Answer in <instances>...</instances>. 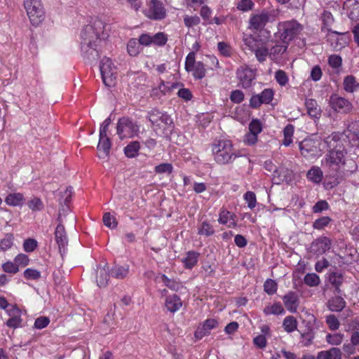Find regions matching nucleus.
<instances>
[{
    "label": "nucleus",
    "instance_id": "obj_5",
    "mask_svg": "<svg viewBox=\"0 0 359 359\" xmlns=\"http://www.w3.org/2000/svg\"><path fill=\"white\" fill-rule=\"evenodd\" d=\"M100 70L104 84L111 87L116 83V67L109 57H104L100 64Z\"/></svg>",
    "mask_w": 359,
    "mask_h": 359
},
{
    "label": "nucleus",
    "instance_id": "obj_39",
    "mask_svg": "<svg viewBox=\"0 0 359 359\" xmlns=\"http://www.w3.org/2000/svg\"><path fill=\"white\" fill-rule=\"evenodd\" d=\"M288 43L276 44L269 51V57L271 60L277 59L280 55L285 52Z\"/></svg>",
    "mask_w": 359,
    "mask_h": 359
},
{
    "label": "nucleus",
    "instance_id": "obj_2",
    "mask_svg": "<svg viewBox=\"0 0 359 359\" xmlns=\"http://www.w3.org/2000/svg\"><path fill=\"white\" fill-rule=\"evenodd\" d=\"M212 153L219 165L231 163L238 157L231 142L227 140H215L212 144Z\"/></svg>",
    "mask_w": 359,
    "mask_h": 359
},
{
    "label": "nucleus",
    "instance_id": "obj_6",
    "mask_svg": "<svg viewBox=\"0 0 359 359\" xmlns=\"http://www.w3.org/2000/svg\"><path fill=\"white\" fill-rule=\"evenodd\" d=\"M144 15L153 20H161L166 16V9L160 0H151L143 11Z\"/></svg>",
    "mask_w": 359,
    "mask_h": 359
},
{
    "label": "nucleus",
    "instance_id": "obj_27",
    "mask_svg": "<svg viewBox=\"0 0 359 359\" xmlns=\"http://www.w3.org/2000/svg\"><path fill=\"white\" fill-rule=\"evenodd\" d=\"M343 88L346 92L353 93L359 88V83L354 76L348 75L344 79Z\"/></svg>",
    "mask_w": 359,
    "mask_h": 359
},
{
    "label": "nucleus",
    "instance_id": "obj_20",
    "mask_svg": "<svg viewBox=\"0 0 359 359\" xmlns=\"http://www.w3.org/2000/svg\"><path fill=\"white\" fill-rule=\"evenodd\" d=\"M269 21V15L266 13L257 14L252 16L250 19V27L259 30L262 29Z\"/></svg>",
    "mask_w": 359,
    "mask_h": 359
},
{
    "label": "nucleus",
    "instance_id": "obj_19",
    "mask_svg": "<svg viewBox=\"0 0 359 359\" xmlns=\"http://www.w3.org/2000/svg\"><path fill=\"white\" fill-rule=\"evenodd\" d=\"M217 326L218 321L216 319H207L203 325L196 330L194 335L197 339H202L204 336L209 334L211 330Z\"/></svg>",
    "mask_w": 359,
    "mask_h": 359
},
{
    "label": "nucleus",
    "instance_id": "obj_59",
    "mask_svg": "<svg viewBox=\"0 0 359 359\" xmlns=\"http://www.w3.org/2000/svg\"><path fill=\"white\" fill-rule=\"evenodd\" d=\"M244 199L248 203V206L250 209H253L257 205L256 195L253 191H247L244 194Z\"/></svg>",
    "mask_w": 359,
    "mask_h": 359
},
{
    "label": "nucleus",
    "instance_id": "obj_4",
    "mask_svg": "<svg viewBox=\"0 0 359 359\" xmlns=\"http://www.w3.org/2000/svg\"><path fill=\"white\" fill-rule=\"evenodd\" d=\"M280 38L283 43H288L302 30V25L296 20H288L278 24Z\"/></svg>",
    "mask_w": 359,
    "mask_h": 359
},
{
    "label": "nucleus",
    "instance_id": "obj_43",
    "mask_svg": "<svg viewBox=\"0 0 359 359\" xmlns=\"http://www.w3.org/2000/svg\"><path fill=\"white\" fill-rule=\"evenodd\" d=\"M161 278L165 285L173 291H179L182 287V285L180 282L170 279L164 274L161 276Z\"/></svg>",
    "mask_w": 359,
    "mask_h": 359
},
{
    "label": "nucleus",
    "instance_id": "obj_25",
    "mask_svg": "<svg viewBox=\"0 0 359 359\" xmlns=\"http://www.w3.org/2000/svg\"><path fill=\"white\" fill-rule=\"evenodd\" d=\"M332 246V241L327 236H322L316 240V254L322 255Z\"/></svg>",
    "mask_w": 359,
    "mask_h": 359
},
{
    "label": "nucleus",
    "instance_id": "obj_9",
    "mask_svg": "<svg viewBox=\"0 0 359 359\" xmlns=\"http://www.w3.org/2000/svg\"><path fill=\"white\" fill-rule=\"evenodd\" d=\"M245 42L249 49L254 52L257 60L259 62H264L267 56H269V49L264 43L257 41L252 37L245 39Z\"/></svg>",
    "mask_w": 359,
    "mask_h": 359
},
{
    "label": "nucleus",
    "instance_id": "obj_55",
    "mask_svg": "<svg viewBox=\"0 0 359 359\" xmlns=\"http://www.w3.org/2000/svg\"><path fill=\"white\" fill-rule=\"evenodd\" d=\"M172 170H173L172 165L169 163H161L160 165H156L154 168V171L158 174H163V173L170 174V173H172Z\"/></svg>",
    "mask_w": 359,
    "mask_h": 359
},
{
    "label": "nucleus",
    "instance_id": "obj_31",
    "mask_svg": "<svg viewBox=\"0 0 359 359\" xmlns=\"http://www.w3.org/2000/svg\"><path fill=\"white\" fill-rule=\"evenodd\" d=\"M109 274L108 269L98 267L97 269V283L99 287H105L108 284Z\"/></svg>",
    "mask_w": 359,
    "mask_h": 359
},
{
    "label": "nucleus",
    "instance_id": "obj_28",
    "mask_svg": "<svg viewBox=\"0 0 359 359\" xmlns=\"http://www.w3.org/2000/svg\"><path fill=\"white\" fill-rule=\"evenodd\" d=\"M235 215L229 211L222 210L219 213L218 222L220 224H226L229 227H235L236 223L234 220Z\"/></svg>",
    "mask_w": 359,
    "mask_h": 359
},
{
    "label": "nucleus",
    "instance_id": "obj_57",
    "mask_svg": "<svg viewBox=\"0 0 359 359\" xmlns=\"http://www.w3.org/2000/svg\"><path fill=\"white\" fill-rule=\"evenodd\" d=\"M326 323L331 330H337L339 329L340 323L337 318L332 314L326 317Z\"/></svg>",
    "mask_w": 359,
    "mask_h": 359
},
{
    "label": "nucleus",
    "instance_id": "obj_23",
    "mask_svg": "<svg viewBox=\"0 0 359 359\" xmlns=\"http://www.w3.org/2000/svg\"><path fill=\"white\" fill-rule=\"evenodd\" d=\"M200 254L196 251H188L185 257H183L181 262L184 264V266L187 269H193L198 263Z\"/></svg>",
    "mask_w": 359,
    "mask_h": 359
},
{
    "label": "nucleus",
    "instance_id": "obj_38",
    "mask_svg": "<svg viewBox=\"0 0 359 359\" xmlns=\"http://www.w3.org/2000/svg\"><path fill=\"white\" fill-rule=\"evenodd\" d=\"M28 208L32 212H40L44 209V204L39 197L34 196L27 202Z\"/></svg>",
    "mask_w": 359,
    "mask_h": 359
},
{
    "label": "nucleus",
    "instance_id": "obj_53",
    "mask_svg": "<svg viewBox=\"0 0 359 359\" xmlns=\"http://www.w3.org/2000/svg\"><path fill=\"white\" fill-rule=\"evenodd\" d=\"M13 243V236L7 233L5 237L0 241V250L6 251L11 248Z\"/></svg>",
    "mask_w": 359,
    "mask_h": 359
},
{
    "label": "nucleus",
    "instance_id": "obj_33",
    "mask_svg": "<svg viewBox=\"0 0 359 359\" xmlns=\"http://www.w3.org/2000/svg\"><path fill=\"white\" fill-rule=\"evenodd\" d=\"M140 149V144L138 141L130 142L125 148L124 153L128 158H134L137 156Z\"/></svg>",
    "mask_w": 359,
    "mask_h": 359
},
{
    "label": "nucleus",
    "instance_id": "obj_42",
    "mask_svg": "<svg viewBox=\"0 0 359 359\" xmlns=\"http://www.w3.org/2000/svg\"><path fill=\"white\" fill-rule=\"evenodd\" d=\"M276 172L278 174V177H280V182L278 183H280V182H285L287 184H289L293 180L294 175L291 170L283 168Z\"/></svg>",
    "mask_w": 359,
    "mask_h": 359
},
{
    "label": "nucleus",
    "instance_id": "obj_21",
    "mask_svg": "<svg viewBox=\"0 0 359 359\" xmlns=\"http://www.w3.org/2000/svg\"><path fill=\"white\" fill-rule=\"evenodd\" d=\"M165 306L168 311L175 313L182 306V302L178 295L172 294L166 297Z\"/></svg>",
    "mask_w": 359,
    "mask_h": 359
},
{
    "label": "nucleus",
    "instance_id": "obj_45",
    "mask_svg": "<svg viewBox=\"0 0 359 359\" xmlns=\"http://www.w3.org/2000/svg\"><path fill=\"white\" fill-rule=\"evenodd\" d=\"M339 183L340 180L337 175L333 176L326 175L324 178L323 186L325 189L330 190L337 186Z\"/></svg>",
    "mask_w": 359,
    "mask_h": 359
},
{
    "label": "nucleus",
    "instance_id": "obj_47",
    "mask_svg": "<svg viewBox=\"0 0 359 359\" xmlns=\"http://www.w3.org/2000/svg\"><path fill=\"white\" fill-rule=\"evenodd\" d=\"M344 339V334L341 333H334L330 334L328 333L326 335V341L328 344L331 345H339L341 344Z\"/></svg>",
    "mask_w": 359,
    "mask_h": 359
},
{
    "label": "nucleus",
    "instance_id": "obj_24",
    "mask_svg": "<svg viewBox=\"0 0 359 359\" xmlns=\"http://www.w3.org/2000/svg\"><path fill=\"white\" fill-rule=\"evenodd\" d=\"M160 114H150L149 121L154 125L158 126H170L172 124V119L168 115V114H161V116H158Z\"/></svg>",
    "mask_w": 359,
    "mask_h": 359
},
{
    "label": "nucleus",
    "instance_id": "obj_50",
    "mask_svg": "<svg viewBox=\"0 0 359 359\" xmlns=\"http://www.w3.org/2000/svg\"><path fill=\"white\" fill-rule=\"evenodd\" d=\"M184 23L185 26L188 28L193 27L194 26H196L200 24L201 19L200 18L195 15H185L183 17Z\"/></svg>",
    "mask_w": 359,
    "mask_h": 359
},
{
    "label": "nucleus",
    "instance_id": "obj_1",
    "mask_svg": "<svg viewBox=\"0 0 359 359\" xmlns=\"http://www.w3.org/2000/svg\"><path fill=\"white\" fill-rule=\"evenodd\" d=\"M107 25L100 19H95L87 25L81 34V50L83 57L89 61L96 60L99 56L97 47L102 39L108 36L105 33Z\"/></svg>",
    "mask_w": 359,
    "mask_h": 359
},
{
    "label": "nucleus",
    "instance_id": "obj_34",
    "mask_svg": "<svg viewBox=\"0 0 359 359\" xmlns=\"http://www.w3.org/2000/svg\"><path fill=\"white\" fill-rule=\"evenodd\" d=\"M263 312L266 316L281 315L285 313V310L280 302H276L273 305L266 306Z\"/></svg>",
    "mask_w": 359,
    "mask_h": 359
},
{
    "label": "nucleus",
    "instance_id": "obj_54",
    "mask_svg": "<svg viewBox=\"0 0 359 359\" xmlns=\"http://www.w3.org/2000/svg\"><path fill=\"white\" fill-rule=\"evenodd\" d=\"M262 123L259 119H252L249 124V131L255 133L257 135L262 131Z\"/></svg>",
    "mask_w": 359,
    "mask_h": 359
},
{
    "label": "nucleus",
    "instance_id": "obj_29",
    "mask_svg": "<svg viewBox=\"0 0 359 359\" xmlns=\"http://www.w3.org/2000/svg\"><path fill=\"white\" fill-rule=\"evenodd\" d=\"M346 306V302L340 296L331 298L327 302V306L332 311L339 312L343 310Z\"/></svg>",
    "mask_w": 359,
    "mask_h": 359
},
{
    "label": "nucleus",
    "instance_id": "obj_36",
    "mask_svg": "<svg viewBox=\"0 0 359 359\" xmlns=\"http://www.w3.org/2000/svg\"><path fill=\"white\" fill-rule=\"evenodd\" d=\"M321 19H322V22H323V26H322V29H321L322 32L332 31L331 26L333 25L334 21L332 13L329 11H324L322 15Z\"/></svg>",
    "mask_w": 359,
    "mask_h": 359
},
{
    "label": "nucleus",
    "instance_id": "obj_26",
    "mask_svg": "<svg viewBox=\"0 0 359 359\" xmlns=\"http://www.w3.org/2000/svg\"><path fill=\"white\" fill-rule=\"evenodd\" d=\"M299 149L304 157H312L314 151V141L311 139H304L299 142Z\"/></svg>",
    "mask_w": 359,
    "mask_h": 359
},
{
    "label": "nucleus",
    "instance_id": "obj_56",
    "mask_svg": "<svg viewBox=\"0 0 359 359\" xmlns=\"http://www.w3.org/2000/svg\"><path fill=\"white\" fill-rule=\"evenodd\" d=\"M342 165L344 166V172L353 173L358 169V164L353 159H347L343 163Z\"/></svg>",
    "mask_w": 359,
    "mask_h": 359
},
{
    "label": "nucleus",
    "instance_id": "obj_18",
    "mask_svg": "<svg viewBox=\"0 0 359 359\" xmlns=\"http://www.w3.org/2000/svg\"><path fill=\"white\" fill-rule=\"evenodd\" d=\"M330 103L332 108L336 111L339 110L349 111L351 109V102L348 100L339 97L337 95L330 97Z\"/></svg>",
    "mask_w": 359,
    "mask_h": 359
},
{
    "label": "nucleus",
    "instance_id": "obj_17",
    "mask_svg": "<svg viewBox=\"0 0 359 359\" xmlns=\"http://www.w3.org/2000/svg\"><path fill=\"white\" fill-rule=\"evenodd\" d=\"M99 142L97 147L98 151V157L100 158H104L109 154L111 147V142L107 135H100Z\"/></svg>",
    "mask_w": 359,
    "mask_h": 359
},
{
    "label": "nucleus",
    "instance_id": "obj_62",
    "mask_svg": "<svg viewBox=\"0 0 359 359\" xmlns=\"http://www.w3.org/2000/svg\"><path fill=\"white\" fill-rule=\"evenodd\" d=\"M211 119L212 117L210 114H197L196 116V122L203 127L207 126L210 123Z\"/></svg>",
    "mask_w": 359,
    "mask_h": 359
},
{
    "label": "nucleus",
    "instance_id": "obj_8",
    "mask_svg": "<svg viewBox=\"0 0 359 359\" xmlns=\"http://www.w3.org/2000/svg\"><path fill=\"white\" fill-rule=\"evenodd\" d=\"M334 138L338 140H344L346 143L359 147V121L349 124L344 132L334 134Z\"/></svg>",
    "mask_w": 359,
    "mask_h": 359
},
{
    "label": "nucleus",
    "instance_id": "obj_37",
    "mask_svg": "<svg viewBox=\"0 0 359 359\" xmlns=\"http://www.w3.org/2000/svg\"><path fill=\"white\" fill-rule=\"evenodd\" d=\"M283 327L288 333L294 332L297 329V319L292 316H286L283 320Z\"/></svg>",
    "mask_w": 359,
    "mask_h": 359
},
{
    "label": "nucleus",
    "instance_id": "obj_49",
    "mask_svg": "<svg viewBox=\"0 0 359 359\" xmlns=\"http://www.w3.org/2000/svg\"><path fill=\"white\" fill-rule=\"evenodd\" d=\"M217 48L220 54L224 57H230L233 53V48L231 46L224 41L217 43Z\"/></svg>",
    "mask_w": 359,
    "mask_h": 359
},
{
    "label": "nucleus",
    "instance_id": "obj_35",
    "mask_svg": "<svg viewBox=\"0 0 359 359\" xmlns=\"http://www.w3.org/2000/svg\"><path fill=\"white\" fill-rule=\"evenodd\" d=\"M311 268H308L307 265L304 263V262H299L296 270L293 272V283L294 285L297 287V284L300 283L301 277L300 275L306 273L307 270H310Z\"/></svg>",
    "mask_w": 359,
    "mask_h": 359
},
{
    "label": "nucleus",
    "instance_id": "obj_64",
    "mask_svg": "<svg viewBox=\"0 0 359 359\" xmlns=\"http://www.w3.org/2000/svg\"><path fill=\"white\" fill-rule=\"evenodd\" d=\"M24 277L27 280H38L41 278V272L34 269H27L24 271Z\"/></svg>",
    "mask_w": 359,
    "mask_h": 359
},
{
    "label": "nucleus",
    "instance_id": "obj_15",
    "mask_svg": "<svg viewBox=\"0 0 359 359\" xmlns=\"http://www.w3.org/2000/svg\"><path fill=\"white\" fill-rule=\"evenodd\" d=\"M285 307L291 313H296L299 306V297L295 292L290 291L282 297Z\"/></svg>",
    "mask_w": 359,
    "mask_h": 359
},
{
    "label": "nucleus",
    "instance_id": "obj_12",
    "mask_svg": "<svg viewBox=\"0 0 359 359\" xmlns=\"http://www.w3.org/2000/svg\"><path fill=\"white\" fill-rule=\"evenodd\" d=\"M274 93L271 88L264 89L260 94L253 95L250 100V105L257 109L262 104H269L273 98Z\"/></svg>",
    "mask_w": 359,
    "mask_h": 359
},
{
    "label": "nucleus",
    "instance_id": "obj_46",
    "mask_svg": "<svg viewBox=\"0 0 359 359\" xmlns=\"http://www.w3.org/2000/svg\"><path fill=\"white\" fill-rule=\"evenodd\" d=\"M127 77L130 85H133L135 88H137L144 81V76L139 74L128 73Z\"/></svg>",
    "mask_w": 359,
    "mask_h": 359
},
{
    "label": "nucleus",
    "instance_id": "obj_41",
    "mask_svg": "<svg viewBox=\"0 0 359 359\" xmlns=\"http://www.w3.org/2000/svg\"><path fill=\"white\" fill-rule=\"evenodd\" d=\"M198 233L201 236H210L215 233V229L208 221H203L198 227Z\"/></svg>",
    "mask_w": 359,
    "mask_h": 359
},
{
    "label": "nucleus",
    "instance_id": "obj_63",
    "mask_svg": "<svg viewBox=\"0 0 359 359\" xmlns=\"http://www.w3.org/2000/svg\"><path fill=\"white\" fill-rule=\"evenodd\" d=\"M50 323V319L46 316H40L37 318L34 324V327L38 330H41L46 327Z\"/></svg>",
    "mask_w": 359,
    "mask_h": 359
},
{
    "label": "nucleus",
    "instance_id": "obj_7",
    "mask_svg": "<svg viewBox=\"0 0 359 359\" xmlns=\"http://www.w3.org/2000/svg\"><path fill=\"white\" fill-rule=\"evenodd\" d=\"M139 126L128 117L120 118L117 123V134L120 139L133 137L137 135Z\"/></svg>",
    "mask_w": 359,
    "mask_h": 359
},
{
    "label": "nucleus",
    "instance_id": "obj_52",
    "mask_svg": "<svg viewBox=\"0 0 359 359\" xmlns=\"http://www.w3.org/2000/svg\"><path fill=\"white\" fill-rule=\"evenodd\" d=\"M197 64L196 62V54L195 52H190L185 60V70L187 72H191L193 67Z\"/></svg>",
    "mask_w": 359,
    "mask_h": 359
},
{
    "label": "nucleus",
    "instance_id": "obj_30",
    "mask_svg": "<svg viewBox=\"0 0 359 359\" xmlns=\"http://www.w3.org/2000/svg\"><path fill=\"white\" fill-rule=\"evenodd\" d=\"M129 265L125 264L123 266L115 265L111 269V276L117 279L125 278L129 273Z\"/></svg>",
    "mask_w": 359,
    "mask_h": 359
},
{
    "label": "nucleus",
    "instance_id": "obj_11",
    "mask_svg": "<svg viewBox=\"0 0 359 359\" xmlns=\"http://www.w3.org/2000/svg\"><path fill=\"white\" fill-rule=\"evenodd\" d=\"M25 8L33 25L37 26L42 22L44 17V11L41 3L35 2V5L32 6L27 3V7H25Z\"/></svg>",
    "mask_w": 359,
    "mask_h": 359
},
{
    "label": "nucleus",
    "instance_id": "obj_51",
    "mask_svg": "<svg viewBox=\"0 0 359 359\" xmlns=\"http://www.w3.org/2000/svg\"><path fill=\"white\" fill-rule=\"evenodd\" d=\"M277 283L271 278H268L264 283V290L269 295L275 294L277 291Z\"/></svg>",
    "mask_w": 359,
    "mask_h": 359
},
{
    "label": "nucleus",
    "instance_id": "obj_14",
    "mask_svg": "<svg viewBox=\"0 0 359 359\" xmlns=\"http://www.w3.org/2000/svg\"><path fill=\"white\" fill-rule=\"evenodd\" d=\"M326 38L331 46L337 50H341L346 44L344 34L341 32L336 31L327 32Z\"/></svg>",
    "mask_w": 359,
    "mask_h": 359
},
{
    "label": "nucleus",
    "instance_id": "obj_58",
    "mask_svg": "<svg viewBox=\"0 0 359 359\" xmlns=\"http://www.w3.org/2000/svg\"><path fill=\"white\" fill-rule=\"evenodd\" d=\"M103 222L109 228L114 229L117 226L118 222L116 218L109 212H105L103 215Z\"/></svg>",
    "mask_w": 359,
    "mask_h": 359
},
{
    "label": "nucleus",
    "instance_id": "obj_60",
    "mask_svg": "<svg viewBox=\"0 0 359 359\" xmlns=\"http://www.w3.org/2000/svg\"><path fill=\"white\" fill-rule=\"evenodd\" d=\"M254 6V3L252 0H241L237 4V8L239 11L247 12L251 11Z\"/></svg>",
    "mask_w": 359,
    "mask_h": 359
},
{
    "label": "nucleus",
    "instance_id": "obj_13",
    "mask_svg": "<svg viewBox=\"0 0 359 359\" xmlns=\"http://www.w3.org/2000/svg\"><path fill=\"white\" fill-rule=\"evenodd\" d=\"M55 238L58 245L60 254L62 255L66 252L68 245V238L65 226L59 224L55 231Z\"/></svg>",
    "mask_w": 359,
    "mask_h": 359
},
{
    "label": "nucleus",
    "instance_id": "obj_22",
    "mask_svg": "<svg viewBox=\"0 0 359 359\" xmlns=\"http://www.w3.org/2000/svg\"><path fill=\"white\" fill-rule=\"evenodd\" d=\"M20 310L15 306L9 311L11 318L7 320L6 325L11 328H17L20 326L22 319L20 318Z\"/></svg>",
    "mask_w": 359,
    "mask_h": 359
},
{
    "label": "nucleus",
    "instance_id": "obj_40",
    "mask_svg": "<svg viewBox=\"0 0 359 359\" xmlns=\"http://www.w3.org/2000/svg\"><path fill=\"white\" fill-rule=\"evenodd\" d=\"M127 50L130 56H137L141 50L140 44L135 39L129 40L127 44Z\"/></svg>",
    "mask_w": 359,
    "mask_h": 359
},
{
    "label": "nucleus",
    "instance_id": "obj_10",
    "mask_svg": "<svg viewBox=\"0 0 359 359\" xmlns=\"http://www.w3.org/2000/svg\"><path fill=\"white\" fill-rule=\"evenodd\" d=\"M237 78L239 85L245 89L250 88L256 78V69L249 68L248 66H241L237 69Z\"/></svg>",
    "mask_w": 359,
    "mask_h": 359
},
{
    "label": "nucleus",
    "instance_id": "obj_16",
    "mask_svg": "<svg viewBox=\"0 0 359 359\" xmlns=\"http://www.w3.org/2000/svg\"><path fill=\"white\" fill-rule=\"evenodd\" d=\"M343 11L351 20H359V3L355 0H346L343 4Z\"/></svg>",
    "mask_w": 359,
    "mask_h": 359
},
{
    "label": "nucleus",
    "instance_id": "obj_44",
    "mask_svg": "<svg viewBox=\"0 0 359 359\" xmlns=\"http://www.w3.org/2000/svg\"><path fill=\"white\" fill-rule=\"evenodd\" d=\"M193 76L196 79H201L205 76V68L202 62H197V64L193 67L191 71Z\"/></svg>",
    "mask_w": 359,
    "mask_h": 359
},
{
    "label": "nucleus",
    "instance_id": "obj_48",
    "mask_svg": "<svg viewBox=\"0 0 359 359\" xmlns=\"http://www.w3.org/2000/svg\"><path fill=\"white\" fill-rule=\"evenodd\" d=\"M332 222V219L328 216H323L316 218V229L323 230Z\"/></svg>",
    "mask_w": 359,
    "mask_h": 359
},
{
    "label": "nucleus",
    "instance_id": "obj_32",
    "mask_svg": "<svg viewBox=\"0 0 359 359\" xmlns=\"http://www.w3.org/2000/svg\"><path fill=\"white\" fill-rule=\"evenodd\" d=\"M25 197L21 193L9 194L5 198V202L8 205L20 206L23 204Z\"/></svg>",
    "mask_w": 359,
    "mask_h": 359
},
{
    "label": "nucleus",
    "instance_id": "obj_61",
    "mask_svg": "<svg viewBox=\"0 0 359 359\" xmlns=\"http://www.w3.org/2000/svg\"><path fill=\"white\" fill-rule=\"evenodd\" d=\"M177 85L178 84L175 83H165L163 81H161L158 86V90L162 93V94L165 95L166 93L176 88L177 87Z\"/></svg>",
    "mask_w": 359,
    "mask_h": 359
},
{
    "label": "nucleus",
    "instance_id": "obj_3",
    "mask_svg": "<svg viewBox=\"0 0 359 359\" xmlns=\"http://www.w3.org/2000/svg\"><path fill=\"white\" fill-rule=\"evenodd\" d=\"M336 133H333L331 136L327 137L325 140L330 149L327 157V162L330 164V166L343 164L345 161V154H346L345 148L350 144L348 142L346 143L344 140H338L337 138H334Z\"/></svg>",
    "mask_w": 359,
    "mask_h": 359
}]
</instances>
